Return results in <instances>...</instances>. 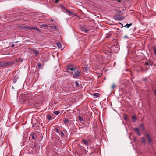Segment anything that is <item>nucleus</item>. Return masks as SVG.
<instances>
[{
    "instance_id": "obj_1",
    "label": "nucleus",
    "mask_w": 156,
    "mask_h": 156,
    "mask_svg": "<svg viewBox=\"0 0 156 156\" xmlns=\"http://www.w3.org/2000/svg\"><path fill=\"white\" fill-rule=\"evenodd\" d=\"M14 63V61H7L2 62H0V67H3L4 66H11Z\"/></svg>"
},
{
    "instance_id": "obj_2",
    "label": "nucleus",
    "mask_w": 156,
    "mask_h": 156,
    "mask_svg": "<svg viewBox=\"0 0 156 156\" xmlns=\"http://www.w3.org/2000/svg\"><path fill=\"white\" fill-rule=\"evenodd\" d=\"M92 137V136L91 137L90 136H89L88 137V140H87L85 139H83L82 140V141L83 143V144L86 146H88L89 145L91 141L90 140V139L89 138V137Z\"/></svg>"
},
{
    "instance_id": "obj_3",
    "label": "nucleus",
    "mask_w": 156,
    "mask_h": 156,
    "mask_svg": "<svg viewBox=\"0 0 156 156\" xmlns=\"http://www.w3.org/2000/svg\"><path fill=\"white\" fill-rule=\"evenodd\" d=\"M67 68L66 69L67 70L69 69L73 71L76 70V68L75 66L71 64L68 65L67 66Z\"/></svg>"
},
{
    "instance_id": "obj_4",
    "label": "nucleus",
    "mask_w": 156,
    "mask_h": 156,
    "mask_svg": "<svg viewBox=\"0 0 156 156\" xmlns=\"http://www.w3.org/2000/svg\"><path fill=\"white\" fill-rule=\"evenodd\" d=\"M114 18L115 20H122L123 19L124 17L122 16H120L119 15H117L114 16Z\"/></svg>"
},
{
    "instance_id": "obj_5",
    "label": "nucleus",
    "mask_w": 156,
    "mask_h": 156,
    "mask_svg": "<svg viewBox=\"0 0 156 156\" xmlns=\"http://www.w3.org/2000/svg\"><path fill=\"white\" fill-rule=\"evenodd\" d=\"M80 72L79 70H77L73 75V77L74 78H78L80 76Z\"/></svg>"
},
{
    "instance_id": "obj_6",
    "label": "nucleus",
    "mask_w": 156,
    "mask_h": 156,
    "mask_svg": "<svg viewBox=\"0 0 156 156\" xmlns=\"http://www.w3.org/2000/svg\"><path fill=\"white\" fill-rule=\"evenodd\" d=\"M146 136L147 138V140L148 143L151 144L152 142V140L151 138L150 135L148 133H146Z\"/></svg>"
},
{
    "instance_id": "obj_7",
    "label": "nucleus",
    "mask_w": 156,
    "mask_h": 156,
    "mask_svg": "<svg viewBox=\"0 0 156 156\" xmlns=\"http://www.w3.org/2000/svg\"><path fill=\"white\" fill-rule=\"evenodd\" d=\"M134 130L136 132L137 134L139 136H140L141 135V134L139 132L138 128L137 127H136L134 129Z\"/></svg>"
},
{
    "instance_id": "obj_8",
    "label": "nucleus",
    "mask_w": 156,
    "mask_h": 156,
    "mask_svg": "<svg viewBox=\"0 0 156 156\" xmlns=\"http://www.w3.org/2000/svg\"><path fill=\"white\" fill-rule=\"evenodd\" d=\"M81 29L82 31L85 33H87L89 31L88 30L84 28H81Z\"/></svg>"
},
{
    "instance_id": "obj_9",
    "label": "nucleus",
    "mask_w": 156,
    "mask_h": 156,
    "mask_svg": "<svg viewBox=\"0 0 156 156\" xmlns=\"http://www.w3.org/2000/svg\"><path fill=\"white\" fill-rule=\"evenodd\" d=\"M35 134L34 133H33L30 135L33 140H34L36 139V137L35 136Z\"/></svg>"
},
{
    "instance_id": "obj_10",
    "label": "nucleus",
    "mask_w": 156,
    "mask_h": 156,
    "mask_svg": "<svg viewBox=\"0 0 156 156\" xmlns=\"http://www.w3.org/2000/svg\"><path fill=\"white\" fill-rule=\"evenodd\" d=\"M30 29H34L35 30H36V31H40L39 29L37 27H31V28L30 27V28H29V30H30Z\"/></svg>"
},
{
    "instance_id": "obj_11",
    "label": "nucleus",
    "mask_w": 156,
    "mask_h": 156,
    "mask_svg": "<svg viewBox=\"0 0 156 156\" xmlns=\"http://www.w3.org/2000/svg\"><path fill=\"white\" fill-rule=\"evenodd\" d=\"M137 119L136 117V116L133 115L132 117V120L133 121H134V122H135Z\"/></svg>"
},
{
    "instance_id": "obj_12",
    "label": "nucleus",
    "mask_w": 156,
    "mask_h": 156,
    "mask_svg": "<svg viewBox=\"0 0 156 156\" xmlns=\"http://www.w3.org/2000/svg\"><path fill=\"white\" fill-rule=\"evenodd\" d=\"M141 138L142 139V143L144 145H145L146 144V142L145 141L144 138L143 137H142Z\"/></svg>"
},
{
    "instance_id": "obj_13",
    "label": "nucleus",
    "mask_w": 156,
    "mask_h": 156,
    "mask_svg": "<svg viewBox=\"0 0 156 156\" xmlns=\"http://www.w3.org/2000/svg\"><path fill=\"white\" fill-rule=\"evenodd\" d=\"M57 46L59 48H61L62 47V45L60 43V42H57Z\"/></svg>"
},
{
    "instance_id": "obj_14",
    "label": "nucleus",
    "mask_w": 156,
    "mask_h": 156,
    "mask_svg": "<svg viewBox=\"0 0 156 156\" xmlns=\"http://www.w3.org/2000/svg\"><path fill=\"white\" fill-rule=\"evenodd\" d=\"M49 27L51 28L52 29H55L56 30L58 29L57 28V27L56 26H50Z\"/></svg>"
},
{
    "instance_id": "obj_15",
    "label": "nucleus",
    "mask_w": 156,
    "mask_h": 156,
    "mask_svg": "<svg viewBox=\"0 0 156 156\" xmlns=\"http://www.w3.org/2000/svg\"><path fill=\"white\" fill-rule=\"evenodd\" d=\"M94 96H95L96 98H98L100 94L98 93H94Z\"/></svg>"
},
{
    "instance_id": "obj_16",
    "label": "nucleus",
    "mask_w": 156,
    "mask_h": 156,
    "mask_svg": "<svg viewBox=\"0 0 156 156\" xmlns=\"http://www.w3.org/2000/svg\"><path fill=\"white\" fill-rule=\"evenodd\" d=\"M47 119L49 120H51L52 119V116L50 115H47Z\"/></svg>"
},
{
    "instance_id": "obj_17",
    "label": "nucleus",
    "mask_w": 156,
    "mask_h": 156,
    "mask_svg": "<svg viewBox=\"0 0 156 156\" xmlns=\"http://www.w3.org/2000/svg\"><path fill=\"white\" fill-rule=\"evenodd\" d=\"M132 25V23H131L129 24H126V25H125L124 26V27H127V28H128L130 27V26H131Z\"/></svg>"
},
{
    "instance_id": "obj_18",
    "label": "nucleus",
    "mask_w": 156,
    "mask_h": 156,
    "mask_svg": "<svg viewBox=\"0 0 156 156\" xmlns=\"http://www.w3.org/2000/svg\"><path fill=\"white\" fill-rule=\"evenodd\" d=\"M123 117H124V120L126 121H127L128 119V118L127 117V115H124Z\"/></svg>"
},
{
    "instance_id": "obj_19",
    "label": "nucleus",
    "mask_w": 156,
    "mask_h": 156,
    "mask_svg": "<svg viewBox=\"0 0 156 156\" xmlns=\"http://www.w3.org/2000/svg\"><path fill=\"white\" fill-rule=\"evenodd\" d=\"M53 113L55 114L58 115L60 113V112L58 111H55L53 112Z\"/></svg>"
},
{
    "instance_id": "obj_20",
    "label": "nucleus",
    "mask_w": 156,
    "mask_h": 156,
    "mask_svg": "<svg viewBox=\"0 0 156 156\" xmlns=\"http://www.w3.org/2000/svg\"><path fill=\"white\" fill-rule=\"evenodd\" d=\"M69 120L68 119H66L63 121L64 123L65 124L69 122Z\"/></svg>"
},
{
    "instance_id": "obj_21",
    "label": "nucleus",
    "mask_w": 156,
    "mask_h": 156,
    "mask_svg": "<svg viewBox=\"0 0 156 156\" xmlns=\"http://www.w3.org/2000/svg\"><path fill=\"white\" fill-rule=\"evenodd\" d=\"M33 52H34L35 54L36 55H37L39 54V53L38 51L37 50H34L33 51Z\"/></svg>"
},
{
    "instance_id": "obj_22",
    "label": "nucleus",
    "mask_w": 156,
    "mask_h": 156,
    "mask_svg": "<svg viewBox=\"0 0 156 156\" xmlns=\"http://www.w3.org/2000/svg\"><path fill=\"white\" fill-rule=\"evenodd\" d=\"M66 11L69 14L73 15V12L70 11L69 10L66 9Z\"/></svg>"
},
{
    "instance_id": "obj_23",
    "label": "nucleus",
    "mask_w": 156,
    "mask_h": 156,
    "mask_svg": "<svg viewBox=\"0 0 156 156\" xmlns=\"http://www.w3.org/2000/svg\"><path fill=\"white\" fill-rule=\"evenodd\" d=\"M78 119L80 121H83V119L80 116H79L78 117Z\"/></svg>"
},
{
    "instance_id": "obj_24",
    "label": "nucleus",
    "mask_w": 156,
    "mask_h": 156,
    "mask_svg": "<svg viewBox=\"0 0 156 156\" xmlns=\"http://www.w3.org/2000/svg\"><path fill=\"white\" fill-rule=\"evenodd\" d=\"M48 26L46 24H42L41 25V28L42 27H47Z\"/></svg>"
},
{
    "instance_id": "obj_25",
    "label": "nucleus",
    "mask_w": 156,
    "mask_h": 156,
    "mask_svg": "<svg viewBox=\"0 0 156 156\" xmlns=\"http://www.w3.org/2000/svg\"><path fill=\"white\" fill-rule=\"evenodd\" d=\"M75 86L76 87H78L79 86V83L77 81H76L75 82Z\"/></svg>"
},
{
    "instance_id": "obj_26",
    "label": "nucleus",
    "mask_w": 156,
    "mask_h": 156,
    "mask_svg": "<svg viewBox=\"0 0 156 156\" xmlns=\"http://www.w3.org/2000/svg\"><path fill=\"white\" fill-rule=\"evenodd\" d=\"M21 28H22V29H29V28H30V27H26L23 26H21Z\"/></svg>"
},
{
    "instance_id": "obj_27",
    "label": "nucleus",
    "mask_w": 156,
    "mask_h": 156,
    "mask_svg": "<svg viewBox=\"0 0 156 156\" xmlns=\"http://www.w3.org/2000/svg\"><path fill=\"white\" fill-rule=\"evenodd\" d=\"M147 62L149 66L152 65V62L151 61H147Z\"/></svg>"
},
{
    "instance_id": "obj_28",
    "label": "nucleus",
    "mask_w": 156,
    "mask_h": 156,
    "mask_svg": "<svg viewBox=\"0 0 156 156\" xmlns=\"http://www.w3.org/2000/svg\"><path fill=\"white\" fill-rule=\"evenodd\" d=\"M154 54L156 55V48H154Z\"/></svg>"
},
{
    "instance_id": "obj_29",
    "label": "nucleus",
    "mask_w": 156,
    "mask_h": 156,
    "mask_svg": "<svg viewBox=\"0 0 156 156\" xmlns=\"http://www.w3.org/2000/svg\"><path fill=\"white\" fill-rule=\"evenodd\" d=\"M55 131H56V132L57 133H58L59 132V129H58V128H56L55 129Z\"/></svg>"
},
{
    "instance_id": "obj_30",
    "label": "nucleus",
    "mask_w": 156,
    "mask_h": 156,
    "mask_svg": "<svg viewBox=\"0 0 156 156\" xmlns=\"http://www.w3.org/2000/svg\"><path fill=\"white\" fill-rule=\"evenodd\" d=\"M53 1L55 3H57L59 1V0H55V1L53 0Z\"/></svg>"
},
{
    "instance_id": "obj_31",
    "label": "nucleus",
    "mask_w": 156,
    "mask_h": 156,
    "mask_svg": "<svg viewBox=\"0 0 156 156\" xmlns=\"http://www.w3.org/2000/svg\"><path fill=\"white\" fill-rule=\"evenodd\" d=\"M41 64L40 63H39L38 64V67H41Z\"/></svg>"
},
{
    "instance_id": "obj_32",
    "label": "nucleus",
    "mask_w": 156,
    "mask_h": 156,
    "mask_svg": "<svg viewBox=\"0 0 156 156\" xmlns=\"http://www.w3.org/2000/svg\"><path fill=\"white\" fill-rule=\"evenodd\" d=\"M115 87V85L114 84L112 85L111 88L112 89H113Z\"/></svg>"
},
{
    "instance_id": "obj_33",
    "label": "nucleus",
    "mask_w": 156,
    "mask_h": 156,
    "mask_svg": "<svg viewBox=\"0 0 156 156\" xmlns=\"http://www.w3.org/2000/svg\"><path fill=\"white\" fill-rule=\"evenodd\" d=\"M145 65L147 66H149L147 61L145 63Z\"/></svg>"
},
{
    "instance_id": "obj_34",
    "label": "nucleus",
    "mask_w": 156,
    "mask_h": 156,
    "mask_svg": "<svg viewBox=\"0 0 156 156\" xmlns=\"http://www.w3.org/2000/svg\"><path fill=\"white\" fill-rule=\"evenodd\" d=\"M149 66H147L145 67V69L146 70H147L149 69Z\"/></svg>"
},
{
    "instance_id": "obj_35",
    "label": "nucleus",
    "mask_w": 156,
    "mask_h": 156,
    "mask_svg": "<svg viewBox=\"0 0 156 156\" xmlns=\"http://www.w3.org/2000/svg\"><path fill=\"white\" fill-rule=\"evenodd\" d=\"M33 146L34 147L36 148L37 147V144L36 143H34V144Z\"/></svg>"
},
{
    "instance_id": "obj_36",
    "label": "nucleus",
    "mask_w": 156,
    "mask_h": 156,
    "mask_svg": "<svg viewBox=\"0 0 156 156\" xmlns=\"http://www.w3.org/2000/svg\"><path fill=\"white\" fill-rule=\"evenodd\" d=\"M123 38H127V39L128 38V36L127 35H125V36H124L123 37Z\"/></svg>"
},
{
    "instance_id": "obj_37",
    "label": "nucleus",
    "mask_w": 156,
    "mask_h": 156,
    "mask_svg": "<svg viewBox=\"0 0 156 156\" xmlns=\"http://www.w3.org/2000/svg\"><path fill=\"white\" fill-rule=\"evenodd\" d=\"M61 134L62 136H63L64 135V133L63 132H61Z\"/></svg>"
},
{
    "instance_id": "obj_38",
    "label": "nucleus",
    "mask_w": 156,
    "mask_h": 156,
    "mask_svg": "<svg viewBox=\"0 0 156 156\" xmlns=\"http://www.w3.org/2000/svg\"><path fill=\"white\" fill-rule=\"evenodd\" d=\"M119 23L122 25V27H121V28H122L123 27V24L122 23L120 22H119Z\"/></svg>"
},
{
    "instance_id": "obj_39",
    "label": "nucleus",
    "mask_w": 156,
    "mask_h": 156,
    "mask_svg": "<svg viewBox=\"0 0 156 156\" xmlns=\"http://www.w3.org/2000/svg\"><path fill=\"white\" fill-rule=\"evenodd\" d=\"M115 1H117L119 2H120L121 1H122V0H115Z\"/></svg>"
},
{
    "instance_id": "obj_40",
    "label": "nucleus",
    "mask_w": 156,
    "mask_h": 156,
    "mask_svg": "<svg viewBox=\"0 0 156 156\" xmlns=\"http://www.w3.org/2000/svg\"><path fill=\"white\" fill-rule=\"evenodd\" d=\"M63 9L65 10L66 11V9H67L65 7L63 6L62 7Z\"/></svg>"
},
{
    "instance_id": "obj_41",
    "label": "nucleus",
    "mask_w": 156,
    "mask_h": 156,
    "mask_svg": "<svg viewBox=\"0 0 156 156\" xmlns=\"http://www.w3.org/2000/svg\"><path fill=\"white\" fill-rule=\"evenodd\" d=\"M111 36V35L110 34H109L108 36H107V37H110Z\"/></svg>"
},
{
    "instance_id": "obj_42",
    "label": "nucleus",
    "mask_w": 156,
    "mask_h": 156,
    "mask_svg": "<svg viewBox=\"0 0 156 156\" xmlns=\"http://www.w3.org/2000/svg\"><path fill=\"white\" fill-rule=\"evenodd\" d=\"M14 46V44H12V45H11V47H13Z\"/></svg>"
},
{
    "instance_id": "obj_43",
    "label": "nucleus",
    "mask_w": 156,
    "mask_h": 156,
    "mask_svg": "<svg viewBox=\"0 0 156 156\" xmlns=\"http://www.w3.org/2000/svg\"><path fill=\"white\" fill-rule=\"evenodd\" d=\"M154 94H155V95H156V90H154Z\"/></svg>"
},
{
    "instance_id": "obj_44",
    "label": "nucleus",
    "mask_w": 156,
    "mask_h": 156,
    "mask_svg": "<svg viewBox=\"0 0 156 156\" xmlns=\"http://www.w3.org/2000/svg\"><path fill=\"white\" fill-rule=\"evenodd\" d=\"M50 20L51 21H53V20L52 19H51Z\"/></svg>"
},
{
    "instance_id": "obj_45",
    "label": "nucleus",
    "mask_w": 156,
    "mask_h": 156,
    "mask_svg": "<svg viewBox=\"0 0 156 156\" xmlns=\"http://www.w3.org/2000/svg\"><path fill=\"white\" fill-rule=\"evenodd\" d=\"M140 126H141V127H143V125L142 124H140Z\"/></svg>"
},
{
    "instance_id": "obj_46",
    "label": "nucleus",
    "mask_w": 156,
    "mask_h": 156,
    "mask_svg": "<svg viewBox=\"0 0 156 156\" xmlns=\"http://www.w3.org/2000/svg\"><path fill=\"white\" fill-rule=\"evenodd\" d=\"M146 80H147V79H144L143 80L144 81H146Z\"/></svg>"
},
{
    "instance_id": "obj_47",
    "label": "nucleus",
    "mask_w": 156,
    "mask_h": 156,
    "mask_svg": "<svg viewBox=\"0 0 156 156\" xmlns=\"http://www.w3.org/2000/svg\"><path fill=\"white\" fill-rule=\"evenodd\" d=\"M15 81H16V79H15Z\"/></svg>"
}]
</instances>
